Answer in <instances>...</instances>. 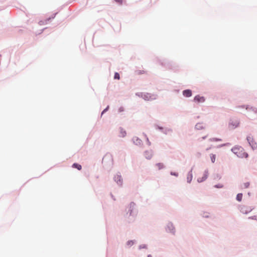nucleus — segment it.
<instances>
[{"mask_svg": "<svg viewBox=\"0 0 257 257\" xmlns=\"http://www.w3.org/2000/svg\"><path fill=\"white\" fill-rule=\"evenodd\" d=\"M116 3L119 4H122L123 0H114Z\"/></svg>", "mask_w": 257, "mask_h": 257, "instance_id": "nucleus-21", "label": "nucleus"}, {"mask_svg": "<svg viewBox=\"0 0 257 257\" xmlns=\"http://www.w3.org/2000/svg\"><path fill=\"white\" fill-rule=\"evenodd\" d=\"M251 137H248L247 138V141H248L249 143H250V140H251Z\"/></svg>", "mask_w": 257, "mask_h": 257, "instance_id": "nucleus-23", "label": "nucleus"}, {"mask_svg": "<svg viewBox=\"0 0 257 257\" xmlns=\"http://www.w3.org/2000/svg\"><path fill=\"white\" fill-rule=\"evenodd\" d=\"M207 176H208V172L207 171L204 172L202 174V177L201 178V177L198 178V179H197L198 182H202L204 181V180H205L206 179V178H207Z\"/></svg>", "mask_w": 257, "mask_h": 257, "instance_id": "nucleus-5", "label": "nucleus"}, {"mask_svg": "<svg viewBox=\"0 0 257 257\" xmlns=\"http://www.w3.org/2000/svg\"><path fill=\"white\" fill-rule=\"evenodd\" d=\"M126 132L124 130H123L122 128L120 129L119 132V137H124L126 136Z\"/></svg>", "mask_w": 257, "mask_h": 257, "instance_id": "nucleus-10", "label": "nucleus"}, {"mask_svg": "<svg viewBox=\"0 0 257 257\" xmlns=\"http://www.w3.org/2000/svg\"><path fill=\"white\" fill-rule=\"evenodd\" d=\"M195 127L198 130H201L204 128V125L202 123H198L196 124Z\"/></svg>", "mask_w": 257, "mask_h": 257, "instance_id": "nucleus-11", "label": "nucleus"}, {"mask_svg": "<svg viewBox=\"0 0 257 257\" xmlns=\"http://www.w3.org/2000/svg\"><path fill=\"white\" fill-rule=\"evenodd\" d=\"M210 158H211L212 162V163H214V162L215 161V159H216L215 155L211 154L210 155Z\"/></svg>", "mask_w": 257, "mask_h": 257, "instance_id": "nucleus-18", "label": "nucleus"}, {"mask_svg": "<svg viewBox=\"0 0 257 257\" xmlns=\"http://www.w3.org/2000/svg\"><path fill=\"white\" fill-rule=\"evenodd\" d=\"M147 257H152L151 255H149Z\"/></svg>", "mask_w": 257, "mask_h": 257, "instance_id": "nucleus-27", "label": "nucleus"}, {"mask_svg": "<svg viewBox=\"0 0 257 257\" xmlns=\"http://www.w3.org/2000/svg\"><path fill=\"white\" fill-rule=\"evenodd\" d=\"M156 166L159 170L162 169L164 168V164L162 163H157Z\"/></svg>", "mask_w": 257, "mask_h": 257, "instance_id": "nucleus-14", "label": "nucleus"}, {"mask_svg": "<svg viewBox=\"0 0 257 257\" xmlns=\"http://www.w3.org/2000/svg\"><path fill=\"white\" fill-rule=\"evenodd\" d=\"M73 167L77 169L78 170H80L82 168L81 166L77 163L73 164Z\"/></svg>", "mask_w": 257, "mask_h": 257, "instance_id": "nucleus-15", "label": "nucleus"}, {"mask_svg": "<svg viewBox=\"0 0 257 257\" xmlns=\"http://www.w3.org/2000/svg\"><path fill=\"white\" fill-rule=\"evenodd\" d=\"M211 140L212 141H215V142H218V141H221L220 139H217V138H212V139H211Z\"/></svg>", "mask_w": 257, "mask_h": 257, "instance_id": "nucleus-20", "label": "nucleus"}, {"mask_svg": "<svg viewBox=\"0 0 257 257\" xmlns=\"http://www.w3.org/2000/svg\"><path fill=\"white\" fill-rule=\"evenodd\" d=\"M252 208L251 207L243 206L241 208V212L243 214H247L251 212Z\"/></svg>", "mask_w": 257, "mask_h": 257, "instance_id": "nucleus-4", "label": "nucleus"}, {"mask_svg": "<svg viewBox=\"0 0 257 257\" xmlns=\"http://www.w3.org/2000/svg\"><path fill=\"white\" fill-rule=\"evenodd\" d=\"M249 183L247 182L244 183L241 185V188L243 189L247 188L249 187Z\"/></svg>", "mask_w": 257, "mask_h": 257, "instance_id": "nucleus-16", "label": "nucleus"}, {"mask_svg": "<svg viewBox=\"0 0 257 257\" xmlns=\"http://www.w3.org/2000/svg\"><path fill=\"white\" fill-rule=\"evenodd\" d=\"M183 94L185 97H190L192 95V91L189 89L185 90L183 91Z\"/></svg>", "mask_w": 257, "mask_h": 257, "instance_id": "nucleus-8", "label": "nucleus"}, {"mask_svg": "<svg viewBox=\"0 0 257 257\" xmlns=\"http://www.w3.org/2000/svg\"><path fill=\"white\" fill-rule=\"evenodd\" d=\"M114 78L115 79H118V80L120 79V76H119V74L118 73H117V72L115 73Z\"/></svg>", "mask_w": 257, "mask_h": 257, "instance_id": "nucleus-19", "label": "nucleus"}, {"mask_svg": "<svg viewBox=\"0 0 257 257\" xmlns=\"http://www.w3.org/2000/svg\"><path fill=\"white\" fill-rule=\"evenodd\" d=\"M119 111H122L123 110V107L119 108Z\"/></svg>", "mask_w": 257, "mask_h": 257, "instance_id": "nucleus-24", "label": "nucleus"}, {"mask_svg": "<svg viewBox=\"0 0 257 257\" xmlns=\"http://www.w3.org/2000/svg\"><path fill=\"white\" fill-rule=\"evenodd\" d=\"M239 125V121L238 119H231L228 123V128L229 130H232L237 127Z\"/></svg>", "mask_w": 257, "mask_h": 257, "instance_id": "nucleus-2", "label": "nucleus"}, {"mask_svg": "<svg viewBox=\"0 0 257 257\" xmlns=\"http://www.w3.org/2000/svg\"><path fill=\"white\" fill-rule=\"evenodd\" d=\"M115 181L119 185H121L122 183V179L120 175H116L114 177Z\"/></svg>", "mask_w": 257, "mask_h": 257, "instance_id": "nucleus-6", "label": "nucleus"}, {"mask_svg": "<svg viewBox=\"0 0 257 257\" xmlns=\"http://www.w3.org/2000/svg\"><path fill=\"white\" fill-rule=\"evenodd\" d=\"M107 108L105 109L102 111V114H103V113H104L106 110H107Z\"/></svg>", "mask_w": 257, "mask_h": 257, "instance_id": "nucleus-25", "label": "nucleus"}, {"mask_svg": "<svg viewBox=\"0 0 257 257\" xmlns=\"http://www.w3.org/2000/svg\"><path fill=\"white\" fill-rule=\"evenodd\" d=\"M192 179V174L190 172L187 175V182L190 183Z\"/></svg>", "mask_w": 257, "mask_h": 257, "instance_id": "nucleus-12", "label": "nucleus"}, {"mask_svg": "<svg viewBox=\"0 0 257 257\" xmlns=\"http://www.w3.org/2000/svg\"><path fill=\"white\" fill-rule=\"evenodd\" d=\"M107 157H109V156H105V157L103 158V160H104Z\"/></svg>", "mask_w": 257, "mask_h": 257, "instance_id": "nucleus-26", "label": "nucleus"}, {"mask_svg": "<svg viewBox=\"0 0 257 257\" xmlns=\"http://www.w3.org/2000/svg\"><path fill=\"white\" fill-rule=\"evenodd\" d=\"M145 157L147 159H151L153 156V153L151 151H147L144 153Z\"/></svg>", "mask_w": 257, "mask_h": 257, "instance_id": "nucleus-7", "label": "nucleus"}, {"mask_svg": "<svg viewBox=\"0 0 257 257\" xmlns=\"http://www.w3.org/2000/svg\"><path fill=\"white\" fill-rule=\"evenodd\" d=\"M232 151L239 158H247L248 155L244 152V150L240 147H235L232 149Z\"/></svg>", "mask_w": 257, "mask_h": 257, "instance_id": "nucleus-1", "label": "nucleus"}, {"mask_svg": "<svg viewBox=\"0 0 257 257\" xmlns=\"http://www.w3.org/2000/svg\"><path fill=\"white\" fill-rule=\"evenodd\" d=\"M242 198V194L241 193H239L236 196V200L238 201H241Z\"/></svg>", "mask_w": 257, "mask_h": 257, "instance_id": "nucleus-17", "label": "nucleus"}, {"mask_svg": "<svg viewBox=\"0 0 257 257\" xmlns=\"http://www.w3.org/2000/svg\"><path fill=\"white\" fill-rule=\"evenodd\" d=\"M143 98L147 100H149L151 99V95L150 94H144Z\"/></svg>", "mask_w": 257, "mask_h": 257, "instance_id": "nucleus-13", "label": "nucleus"}, {"mask_svg": "<svg viewBox=\"0 0 257 257\" xmlns=\"http://www.w3.org/2000/svg\"><path fill=\"white\" fill-rule=\"evenodd\" d=\"M249 218H250L251 219L257 220V216H253L249 217Z\"/></svg>", "mask_w": 257, "mask_h": 257, "instance_id": "nucleus-22", "label": "nucleus"}, {"mask_svg": "<svg viewBox=\"0 0 257 257\" xmlns=\"http://www.w3.org/2000/svg\"><path fill=\"white\" fill-rule=\"evenodd\" d=\"M135 204L133 202H131L129 205L130 210L129 211H130V215L132 213L133 210L135 208Z\"/></svg>", "mask_w": 257, "mask_h": 257, "instance_id": "nucleus-9", "label": "nucleus"}, {"mask_svg": "<svg viewBox=\"0 0 257 257\" xmlns=\"http://www.w3.org/2000/svg\"><path fill=\"white\" fill-rule=\"evenodd\" d=\"M205 100L204 97L200 96L199 95H196L194 98V101L196 103H202Z\"/></svg>", "mask_w": 257, "mask_h": 257, "instance_id": "nucleus-3", "label": "nucleus"}]
</instances>
